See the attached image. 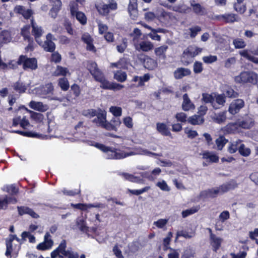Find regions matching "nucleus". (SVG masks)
Returning <instances> with one entry per match:
<instances>
[{"mask_svg": "<svg viewBox=\"0 0 258 258\" xmlns=\"http://www.w3.org/2000/svg\"><path fill=\"white\" fill-rule=\"evenodd\" d=\"M52 53L50 58L51 61L54 62L56 63L60 62L61 60V55L57 51H54Z\"/></svg>", "mask_w": 258, "mask_h": 258, "instance_id": "69168bd1", "label": "nucleus"}, {"mask_svg": "<svg viewBox=\"0 0 258 258\" xmlns=\"http://www.w3.org/2000/svg\"><path fill=\"white\" fill-rule=\"evenodd\" d=\"M86 69L89 71L95 80L97 78V77L100 76L103 74L102 71L98 68L97 63L93 60L87 61Z\"/></svg>", "mask_w": 258, "mask_h": 258, "instance_id": "f8f14e48", "label": "nucleus"}, {"mask_svg": "<svg viewBox=\"0 0 258 258\" xmlns=\"http://www.w3.org/2000/svg\"><path fill=\"white\" fill-rule=\"evenodd\" d=\"M242 141L238 139L236 141L231 142L228 147V151L230 154H234L239 150L240 145L242 144Z\"/></svg>", "mask_w": 258, "mask_h": 258, "instance_id": "a878e982", "label": "nucleus"}, {"mask_svg": "<svg viewBox=\"0 0 258 258\" xmlns=\"http://www.w3.org/2000/svg\"><path fill=\"white\" fill-rule=\"evenodd\" d=\"M109 111L116 117L120 116L122 114V109L120 107L111 106L109 108Z\"/></svg>", "mask_w": 258, "mask_h": 258, "instance_id": "5fc2aeb1", "label": "nucleus"}, {"mask_svg": "<svg viewBox=\"0 0 258 258\" xmlns=\"http://www.w3.org/2000/svg\"><path fill=\"white\" fill-rule=\"evenodd\" d=\"M95 8L100 15L105 16L108 15L110 10H116L117 9V4L116 2L109 4H100L96 5Z\"/></svg>", "mask_w": 258, "mask_h": 258, "instance_id": "0eeeda50", "label": "nucleus"}, {"mask_svg": "<svg viewBox=\"0 0 258 258\" xmlns=\"http://www.w3.org/2000/svg\"><path fill=\"white\" fill-rule=\"evenodd\" d=\"M94 146L103 152L106 153L107 158L110 159H121L134 155L133 152L129 153L120 152V150L118 148L108 147L98 143H96Z\"/></svg>", "mask_w": 258, "mask_h": 258, "instance_id": "f257e3e1", "label": "nucleus"}, {"mask_svg": "<svg viewBox=\"0 0 258 258\" xmlns=\"http://www.w3.org/2000/svg\"><path fill=\"white\" fill-rule=\"evenodd\" d=\"M157 131L164 136H171V134L167 125L164 123L157 122L156 124Z\"/></svg>", "mask_w": 258, "mask_h": 258, "instance_id": "4be33fe9", "label": "nucleus"}, {"mask_svg": "<svg viewBox=\"0 0 258 258\" xmlns=\"http://www.w3.org/2000/svg\"><path fill=\"white\" fill-rule=\"evenodd\" d=\"M138 0H130L127 7V11L131 18L135 20L138 16Z\"/></svg>", "mask_w": 258, "mask_h": 258, "instance_id": "4468645a", "label": "nucleus"}, {"mask_svg": "<svg viewBox=\"0 0 258 258\" xmlns=\"http://www.w3.org/2000/svg\"><path fill=\"white\" fill-rule=\"evenodd\" d=\"M99 112L97 113L96 118L93 120V122L96 124L97 126H101L102 124L106 121V113L104 111H102L101 109H99Z\"/></svg>", "mask_w": 258, "mask_h": 258, "instance_id": "aec40b11", "label": "nucleus"}, {"mask_svg": "<svg viewBox=\"0 0 258 258\" xmlns=\"http://www.w3.org/2000/svg\"><path fill=\"white\" fill-rule=\"evenodd\" d=\"M240 128L248 130L253 126L254 119L249 115L246 114L237 120Z\"/></svg>", "mask_w": 258, "mask_h": 258, "instance_id": "1a4fd4ad", "label": "nucleus"}, {"mask_svg": "<svg viewBox=\"0 0 258 258\" xmlns=\"http://www.w3.org/2000/svg\"><path fill=\"white\" fill-rule=\"evenodd\" d=\"M77 225L80 230L83 232H84L86 234H88L89 231V227L86 225V222L83 219H80L77 222Z\"/></svg>", "mask_w": 258, "mask_h": 258, "instance_id": "c03bdc74", "label": "nucleus"}, {"mask_svg": "<svg viewBox=\"0 0 258 258\" xmlns=\"http://www.w3.org/2000/svg\"><path fill=\"white\" fill-rule=\"evenodd\" d=\"M150 79V75L149 74H145L143 76L140 77V81H139L138 87H142L145 85V82L149 81Z\"/></svg>", "mask_w": 258, "mask_h": 258, "instance_id": "bf43d9fd", "label": "nucleus"}, {"mask_svg": "<svg viewBox=\"0 0 258 258\" xmlns=\"http://www.w3.org/2000/svg\"><path fill=\"white\" fill-rule=\"evenodd\" d=\"M168 48V46L166 45L157 47L154 50L155 54L159 58L165 59L166 57V52Z\"/></svg>", "mask_w": 258, "mask_h": 258, "instance_id": "cd10ccee", "label": "nucleus"}, {"mask_svg": "<svg viewBox=\"0 0 258 258\" xmlns=\"http://www.w3.org/2000/svg\"><path fill=\"white\" fill-rule=\"evenodd\" d=\"M217 20L221 21L225 24L233 23L235 22H238L240 18L237 14L233 13H225L224 14L219 15L216 16Z\"/></svg>", "mask_w": 258, "mask_h": 258, "instance_id": "9d476101", "label": "nucleus"}, {"mask_svg": "<svg viewBox=\"0 0 258 258\" xmlns=\"http://www.w3.org/2000/svg\"><path fill=\"white\" fill-rule=\"evenodd\" d=\"M228 142V140L226 139L224 136H220L215 141L217 149L218 150H222Z\"/></svg>", "mask_w": 258, "mask_h": 258, "instance_id": "7c9ffc66", "label": "nucleus"}, {"mask_svg": "<svg viewBox=\"0 0 258 258\" xmlns=\"http://www.w3.org/2000/svg\"><path fill=\"white\" fill-rule=\"evenodd\" d=\"M67 241L65 239L61 240L58 247L53 250L50 253L51 258H79V253L73 251L72 249L66 250Z\"/></svg>", "mask_w": 258, "mask_h": 258, "instance_id": "7ed1b4c3", "label": "nucleus"}, {"mask_svg": "<svg viewBox=\"0 0 258 258\" xmlns=\"http://www.w3.org/2000/svg\"><path fill=\"white\" fill-rule=\"evenodd\" d=\"M71 89L69 92L71 94L73 95L74 98L76 99L79 97L81 93V89L79 85L74 83L71 86Z\"/></svg>", "mask_w": 258, "mask_h": 258, "instance_id": "c756f323", "label": "nucleus"}, {"mask_svg": "<svg viewBox=\"0 0 258 258\" xmlns=\"http://www.w3.org/2000/svg\"><path fill=\"white\" fill-rule=\"evenodd\" d=\"M70 12L71 14L73 16H74V14H76L78 12H79V5L76 2L72 1L70 3Z\"/></svg>", "mask_w": 258, "mask_h": 258, "instance_id": "e2e57ef3", "label": "nucleus"}, {"mask_svg": "<svg viewBox=\"0 0 258 258\" xmlns=\"http://www.w3.org/2000/svg\"><path fill=\"white\" fill-rule=\"evenodd\" d=\"M68 74H69V71L68 68L63 67L61 66H57L56 70L54 72V75L55 76H62L65 77Z\"/></svg>", "mask_w": 258, "mask_h": 258, "instance_id": "f704fd0d", "label": "nucleus"}, {"mask_svg": "<svg viewBox=\"0 0 258 258\" xmlns=\"http://www.w3.org/2000/svg\"><path fill=\"white\" fill-rule=\"evenodd\" d=\"M225 96L228 98H236L238 96V93L230 87H228L226 89L225 91V94H224Z\"/></svg>", "mask_w": 258, "mask_h": 258, "instance_id": "49530a36", "label": "nucleus"}, {"mask_svg": "<svg viewBox=\"0 0 258 258\" xmlns=\"http://www.w3.org/2000/svg\"><path fill=\"white\" fill-rule=\"evenodd\" d=\"M193 70L195 74L201 73L203 70L202 63L200 61H196L194 64Z\"/></svg>", "mask_w": 258, "mask_h": 258, "instance_id": "680f3d73", "label": "nucleus"}, {"mask_svg": "<svg viewBox=\"0 0 258 258\" xmlns=\"http://www.w3.org/2000/svg\"><path fill=\"white\" fill-rule=\"evenodd\" d=\"M12 133H16L19 135L28 137H38L39 135L36 133H34L31 132H25L19 130L13 131Z\"/></svg>", "mask_w": 258, "mask_h": 258, "instance_id": "8fccbe9b", "label": "nucleus"}, {"mask_svg": "<svg viewBox=\"0 0 258 258\" xmlns=\"http://www.w3.org/2000/svg\"><path fill=\"white\" fill-rule=\"evenodd\" d=\"M58 85L63 91H67L70 88V84L68 79L66 77L59 78Z\"/></svg>", "mask_w": 258, "mask_h": 258, "instance_id": "2f4dec72", "label": "nucleus"}, {"mask_svg": "<svg viewBox=\"0 0 258 258\" xmlns=\"http://www.w3.org/2000/svg\"><path fill=\"white\" fill-rule=\"evenodd\" d=\"M31 27V24H27L24 25L21 29V35L23 38L24 41L26 40H31L33 38L31 36L30 34V28Z\"/></svg>", "mask_w": 258, "mask_h": 258, "instance_id": "393cba45", "label": "nucleus"}, {"mask_svg": "<svg viewBox=\"0 0 258 258\" xmlns=\"http://www.w3.org/2000/svg\"><path fill=\"white\" fill-rule=\"evenodd\" d=\"M202 49L191 45L188 46L183 52L181 56V61L185 66H188L193 61V58L200 53Z\"/></svg>", "mask_w": 258, "mask_h": 258, "instance_id": "20e7f679", "label": "nucleus"}, {"mask_svg": "<svg viewBox=\"0 0 258 258\" xmlns=\"http://www.w3.org/2000/svg\"><path fill=\"white\" fill-rule=\"evenodd\" d=\"M210 232V244L212 246V250L216 252L220 248L223 239L220 237H218L215 234L212 233L211 229L209 228Z\"/></svg>", "mask_w": 258, "mask_h": 258, "instance_id": "ddd939ff", "label": "nucleus"}, {"mask_svg": "<svg viewBox=\"0 0 258 258\" xmlns=\"http://www.w3.org/2000/svg\"><path fill=\"white\" fill-rule=\"evenodd\" d=\"M175 117L177 121L183 123L186 122L187 118L186 114L182 112L177 113L175 115Z\"/></svg>", "mask_w": 258, "mask_h": 258, "instance_id": "052dcab7", "label": "nucleus"}, {"mask_svg": "<svg viewBox=\"0 0 258 258\" xmlns=\"http://www.w3.org/2000/svg\"><path fill=\"white\" fill-rule=\"evenodd\" d=\"M26 110L28 111V110L26 108ZM30 113L31 118L37 122H41L44 119V116L40 113H37L33 111L29 110Z\"/></svg>", "mask_w": 258, "mask_h": 258, "instance_id": "58836bf2", "label": "nucleus"}, {"mask_svg": "<svg viewBox=\"0 0 258 258\" xmlns=\"http://www.w3.org/2000/svg\"><path fill=\"white\" fill-rule=\"evenodd\" d=\"M195 235V232L192 231H190V232H188L185 230H181L180 231L177 232L176 233L177 238L178 237H183L185 238H191Z\"/></svg>", "mask_w": 258, "mask_h": 258, "instance_id": "37998d69", "label": "nucleus"}, {"mask_svg": "<svg viewBox=\"0 0 258 258\" xmlns=\"http://www.w3.org/2000/svg\"><path fill=\"white\" fill-rule=\"evenodd\" d=\"M95 81L101 83L100 87L103 89L110 90H120L124 87V86L116 83L110 82L105 78L103 73L97 77Z\"/></svg>", "mask_w": 258, "mask_h": 258, "instance_id": "423d86ee", "label": "nucleus"}, {"mask_svg": "<svg viewBox=\"0 0 258 258\" xmlns=\"http://www.w3.org/2000/svg\"><path fill=\"white\" fill-rule=\"evenodd\" d=\"M144 66L145 68L149 70H153L157 66V62L153 58L150 57H147L144 61Z\"/></svg>", "mask_w": 258, "mask_h": 258, "instance_id": "c85d7f7f", "label": "nucleus"}, {"mask_svg": "<svg viewBox=\"0 0 258 258\" xmlns=\"http://www.w3.org/2000/svg\"><path fill=\"white\" fill-rule=\"evenodd\" d=\"M17 64L22 65L25 70H35L38 68L37 60L35 57H28L26 55H21L17 60Z\"/></svg>", "mask_w": 258, "mask_h": 258, "instance_id": "39448f33", "label": "nucleus"}, {"mask_svg": "<svg viewBox=\"0 0 258 258\" xmlns=\"http://www.w3.org/2000/svg\"><path fill=\"white\" fill-rule=\"evenodd\" d=\"M234 81L241 85H255L258 83V74L252 71H243L234 77Z\"/></svg>", "mask_w": 258, "mask_h": 258, "instance_id": "f03ea898", "label": "nucleus"}, {"mask_svg": "<svg viewBox=\"0 0 258 258\" xmlns=\"http://www.w3.org/2000/svg\"><path fill=\"white\" fill-rule=\"evenodd\" d=\"M201 155H202V158L204 160H207L209 163H218L219 160L218 156L209 151H204Z\"/></svg>", "mask_w": 258, "mask_h": 258, "instance_id": "a211bd4d", "label": "nucleus"}, {"mask_svg": "<svg viewBox=\"0 0 258 258\" xmlns=\"http://www.w3.org/2000/svg\"><path fill=\"white\" fill-rule=\"evenodd\" d=\"M29 106L31 108L39 111H45L46 110L43 104L41 102L31 101L29 103Z\"/></svg>", "mask_w": 258, "mask_h": 258, "instance_id": "e433bc0d", "label": "nucleus"}, {"mask_svg": "<svg viewBox=\"0 0 258 258\" xmlns=\"http://www.w3.org/2000/svg\"><path fill=\"white\" fill-rule=\"evenodd\" d=\"M12 39L10 32L8 30H3L0 32V46H2L5 44H7Z\"/></svg>", "mask_w": 258, "mask_h": 258, "instance_id": "5701e85b", "label": "nucleus"}, {"mask_svg": "<svg viewBox=\"0 0 258 258\" xmlns=\"http://www.w3.org/2000/svg\"><path fill=\"white\" fill-rule=\"evenodd\" d=\"M37 44L41 46L46 52H53L56 48L55 44L53 41L45 40L43 42L40 40Z\"/></svg>", "mask_w": 258, "mask_h": 258, "instance_id": "f3484780", "label": "nucleus"}, {"mask_svg": "<svg viewBox=\"0 0 258 258\" xmlns=\"http://www.w3.org/2000/svg\"><path fill=\"white\" fill-rule=\"evenodd\" d=\"M76 19L83 25L87 23V19L85 14L81 11L78 12L76 14H74Z\"/></svg>", "mask_w": 258, "mask_h": 258, "instance_id": "a19ab883", "label": "nucleus"}, {"mask_svg": "<svg viewBox=\"0 0 258 258\" xmlns=\"http://www.w3.org/2000/svg\"><path fill=\"white\" fill-rule=\"evenodd\" d=\"M114 78L118 82H123L127 78V75L125 72L117 71L114 75Z\"/></svg>", "mask_w": 258, "mask_h": 258, "instance_id": "79ce46f5", "label": "nucleus"}, {"mask_svg": "<svg viewBox=\"0 0 258 258\" xmlns=\"http://www.w3.org/2000/svg\"><path fill=\"white\" fill-rule=\"evenodd\" d=\"M188 122L192 125L201 124L204 123V119L199 115H194L188 118Z\"/></svg>", "mask_w": 258, "mask_h": 258, "instance_id": "473e14b6", "label": "nucleus"}, {"mask_svg": "<svg viewBox=\"0 0 258 258\" xmlns=\"http://www.w3.org/2000/svg\"><path fill=\"white\" fill-rule=\"evenodd\" d=\"M30 22L32 28L31 34L34 36L35 40L37 43L41 40L40 38L44 33V30L41 26L37 24L34 17H32Z\"/></svg>", "mask_w": 258, "mask_h": 258, "instance_id": "6e6552de", "label": "nucleus"}, {"mask_svg": "<svg viewBox=\"0 0 258 258\" xmlns=\"http://www.w3.org/2000/svg\"><path fill=\"white\" fill-rule=\"evenodd\" d=\"M245 103L241 99L234 100L229 105L228 111L232 115L238 113L240 110L244 106Z\"/></svg>", "mask_w": 258, "mask_h": 258, "instance_id": "9b49d317", "label": "nucleus"}, {"mask_svg": "<svg viewBox=\"0 0 258 258\" xmlns=\"http://www.w3.org/2000/svg\"><path fill=\"white\" fill-rule=\"evenodd\" d=\"M127 39L125 38L122 39V42L120 44L116 46V49L119 53H123L127 47Z\"/></svg>", "mask_w": 258, "mask_h": 258, "instance_id": "4d7b16f0", "label": "nucleus"}, {"mask_svg": "<svg viewBox=\"0 0 258 258\" xmlns=\"http://www.w3.org/2000/svg\"><path fill=\"white\" fill-rule=\"evenodd\" d=\"M156 15L154 12H148L145 13L144 15V18L147 22H152L156 19Z\"/></svg>", "mask_w": 258, "mask_h": 258, "instance_id": "774afa93", "label": "nucleus"}, {"mask_svg": "<svg viewBox=\"0 0 258 258\" xmlns=\"http://www.w3.org/2000/svg\"><path fill=\"white\" fill-rule=\"evenodd\" d=\"M240 4H237V3H234L233 4V9L236 11L237 13L240 14H244L246 10V7L245 5H242L241 6L239 5Z\"/></svg>", "mask_w": 258, "mask_h": 258, "instance_id": "864d4df0", "label": "nucleus"}, {"mask_svg": "<svg viewBox=\"0 0 258 258\" xmlns=\"http://www.w3.org/2000/svg\"><path fill=\"white\" fill-rule=\"evenodd\" d=\"M53 90V86L51 83L45 84V85L42 88V92L46 95L52 93Z\"/></svg>", "mask_w": 258, "mask_h": 258, "instance_id": "13d9d810", "label": "nucleus"}, {"mask_svg": "<svg viewBox=\"0 0 258 258\" xmlns=\"http://www.w3.org/2000/svg\"><path fill=\"white\" fill-rule=\"evenodd\" d=\"M97 111L95 109H88L83 111L82 114L88 117H93L97 115Z\"/></svg>", "mask_w": 258, "mask_h": 258, "instance_id": "6e6d98bb", "label": "nucleus"}, {"mask_svg": "<svg viewBox=\"0 0 258 258\" xmlns=\"http://www.w3.org/2000/svg\"><path fill=\"white\" fill-rule=\"evenodd\" d=\"M140 49L143 51L147 52L152 50L153 44L150 41H143L139 43Z\"/></svg>", "mask_w": 258, "mask_h": 258, "instance_id": "c9c22d12", "label": "nucleus"}, {"mask_svg": "<svg viewBox=\"0 0 258 258\" xmlns=\"http://www.w3.org/2000/svg\"><path fill=\"white\" fill-rule=\"evenodd\" d=\"M150 188V186H145L144 188L140 189H131L128 188L127 189V192L132 195L138 196L146 191H147Z\"/></svg>", "mask_w": 258, "mask_h": 258, "instance_id": "603ef678", "label": "nucleus"}, {"mask_svg": "<svg viewBox=\"0 0 258 258\" xmlns=\"http://www.w3.org/2000/svg\"><path fill=\"white\" fill-rule=\"evenodd\" d=\"M238 152L241 155L244 157L249 156L251 153L250 150L248 148H246L243 143L240 145Z\"/></svg>", "mask_w": 258, "mask_h": 258, "instance_id": "09e8293b", "label": "nucleus"}, {"mask_svg": "<svg viewBox=\"0 0 258 258\" xmlns=\"http://www.w3.org/2000/svg\"><path fill=\"white\" fill-rule=\"evenodd\" d=\"M226 112L222 111L217 113H215L214 116L212 117L214 122L222 124L224 123L226 120Z\"/></svg>", "mask_w": 258, "mask_h": 258, "instance_id": "bb28decb", "label": "nucleus"}, {"mask_svg": "<svg viewBox=\"0 0 258 258\" xmlns=\"http://www.w3.org/2000/svg\"><path fill=\"white\" fill-rule=\"evenodd\" d=\"M190 4L194 13L198 15H203L204 14L205 8L201 4L196 3L195 0H190Z\"/></svg>", "mask_w": 258, "mask_h": 258, "instance_id": "b1692460", "label": "nucleus"}, {"mask_svg": "<svg viewBox=\"0 0 258 258\" xmlns=\"http://www.w3.org/2000/svg\"><path fill=\"white\" fill-rule=\"evenodd\" d=\"M17 210L20 216L28 214L33 218H38L39 216L33 209L27 206H18Z\"/></svg>", "mask_w": 258, "mask_h": 258, "instance_id": "dca6fc26", "label": "nucleus"}, {"mask_svg": "<svg viewBox=\"0 0 258 258\" xmlns=\"http://www.w3.org/2000/svg\"><path fill=\"white\" fill-rule=\"evenodd\" d=\"M195 108V105L191 101L187 94L185 93L183 95V102L182 103V109L185 111H188L190 110H194Z\"/></svg>", "mask_w": 258, "mask_h": 258, "instance_id": "6ab92c4d", "label": "nucleus"}, {"mask_svg": "<svg viewBox=\"0 0 258 258\" xmlns=\"http://www.w3.org/2000/svg\"><path fill=\"white\" fill-rule=\"evenodd\" d=\"M200 209V205H197L191 207L190 209L183 210L181 213L182 217L184 218H186L189 215H192L198 212Z\"/></svg>", "mask_w": 258, "mask_h": 258, "instance_id": "72a5a7b5", "label": "nucleus"}, {"mask_svg": "<svg viewBox=\"0 0 258 258\" xmlns=\"http://www.w3.org/2000/svg\"><path fill=\"white\" fill-rule=\"evenodd\" d=\"M222 131L225 134H235L238 133L240 127L238 121L230 122L221 128Z\"/></svg>", "mask_w": 258, "mask_h": 258, "instance_id": "2eb2a0df", "label": "nucleus"}, {"mask_svg": "<svg viewBox=\"0 0 258 258\" xmlns=\"http://www.w3.org/2000/svg\"><path fill=\"white\" fill-rule=\"evenodd\" d=\"M217 60V57L216 55H210L209 56H205L203 57V60L206 63H212L215 62Z\"/></svg>", "mask_w": 258, "mask_h": 258, "instance_id": "338daca9", "label": "nucleus"}, {"mask_svg": "<svg viewBox=\"0 0 258 258\" xmlns=\"http://www.w3.org/2000/svg\"><path fill=\"white\" fill-rule=\"evenodd\" d=\"M53 244V241L51 239H49L47 243L44 241L37 245V248L40 250H45L49 249L52 246Z\"/></svg>", "mask_w": 258, "mask_h": 258, "instance_id": "4c0bfd02", "label": "nucleus"}, {"mask_svg": "<svg viewBox=\"0 0 258 258\" xmlns=\"http://www.w3.org/2000/svg\"><path fill=\"white\" fill-rule=\"evenodd\" d=\"M233 44L236 49L243 48L246 46L245 42L241 38H236L234 39Z\"/></svg>", "mask_w": 258, "mask_h": 258, "instance_id": "3c124183", "label": "nucleus"}, {"mask_svg": "<svg viewBox=\"0 0 258 258\" xmlns=\"http://www.w3.org/2000/svg\"><path fill=\"white\" fill-rule=\"evenodd\" d=\"M191 71L188 68H178L174 72V77L176 79H181L184 77L190 75Z\"/></svg>", "mask_w": 258, "mask_h": 258, "instance_id": "412c9836", "label": "nucleus"}, {"mask_svg": "<svg viewBox=\"0 0 258 258\" xmlns=\"http://www.w3.org/2000/svg\"><path fill=\"white\" fill-rule=\"evenodd\" d=\"M13 87L16 91L20 94L25 92L27 89L26 86L22 82L20 81L15 82Z\"/></svg>", "mask_w": 258, "mask_h": 258, "instance_id": "ea45409f", "label": "nucleus"}, {"mask_svg": "<svg viewBox=\"0 0 258 258\" xmlns=\"http://www.w3.org/2000/svg\"><path fill=\"white\" fill-rule=\"evenodd\" d=\"M202 101L205 103L213 104L215 98L212 94H209L207 93L202 94Z\"/></svg>", "mask_w": 258, "mask_h": 258, "instance_id": "de8ad7c7", "label": "nucleus"}, {"mask_svg": "<svg viewBox=\"0 0 258 258\" xmlns=\"http://www.w3.org/2000/svg\"><path fill=\"white\" fill-rule=\"evenodd\" d=\"M207 195L212 198H216L219 194H220L219 187L216 188H212L207 191Z\"/></svg>", "mask_w": 258, "mask_h": 258, "instance_id": "0e129e2a", "label": "nucleus"}, {"mask_svg": "<svg viewBox=\"0 0 258 258\" xmlns=\"http://www.w3.org/2000/svg\"><path fill=\"white\" fill-rule=\"evenodd\" d=\"M175 11L180 13L188 14L191 12V9L185 5L182 4L176 7Z\"/></svg>", "mask_w": 258, "mask_h": 258, "instance_id": "a18cd8bd", "label": "nucleus"}]
</instances>
